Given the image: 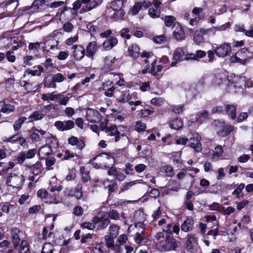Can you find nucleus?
Wrapping results in <instances>:
<instances>
[{
    "label": "nucleus",
    "instance_id": "obj_50",
    "mask_svg": "<svg viewBox=\"0 0 253 253\" xmlns=\"http://www.w3.org/2000/svg\"><path fill=\"white\" fill-rule=\"evenodd\" d=\"M189 138L183 136H181L180 137H177L175 138V143L177 145H185L186 144L187 141L189 140Z\"/></svg>",
    "mask_w": 253,
    "mask_h": 253
},
{
    "label": "nucleus",
    "instance_id": "obj_15",
    "mask_svg": "<svg viewBox=\"0 0 253 253\" xmlns=\"http://www.w3.org/2000/svg\"><path fill=\"white\" fill-rule=\"evenodd\" d=\"M68 143L72 146H76V148L81 151L83 150L85 145L83 139L74 136H72L68 139Z\"/></svg>",
    "mask_w": 253,
    "mask_h": 253
},
{
    "label": "nucleus",
    "instance_id": "obj_56",
    "mask_svg": "<svg viewBox=\"0 0 253 253\" xmlns=\"http://www.w3.org/2000/svg\"><path fill=\"white\" fill-rule=\"evenodd\" d=\"M78 39L79 37L78 35L75 36L73 37H70L65 41V43L67 45H72V46L73 45H75L74 43L78 41Z\"/></svg>",
    "mask_w": 253,
    "mask_h": 253
},
{
    "label": "nucleus",
    "instance_id": "obj_14",
    "mask_svg": "<svg viewBox=\"0 0 253 253\" xmlns=\"http://www.w3.org/2000/svg\"><path fill=\"white\" fill-rule=\"evenodd\" d=\"M173 58L175 61H181L190 59V56L187 54L186 50L184 48H178L174 52Z\"/></svg>",
    "mask_w": 253,
    "mask_h": 253
},
{
    "label": "nucleus",
    "instance_id": "obj_47",
    "mask_svg": "<svg viewBox=\"0 0 253 253\" xmlns=\"http://www.w3.org/2000/svg\"><path fill=\"white\" fill-rule=\"evenodd\" d=\"M108 218H109L111 219L117 220L120 218V214L117 211L111 210L108 212Z\"/></svg>",
    "mask_w": 253,
    "mask_h": 253
},
{
    "label": "nucleus",
    "instance_id": "obj_6",
    "mask_svg": "<svg viewBox=\"0 0 253 253\" xmlns=\"http://www.w3.org/2000/svg\"><path fill=\"white\" fill-rule=\"evenodd\" d=\"M189 140L190 142V146L196 152H200L202 150V146L200 143V138L197 133H190L188 134Z\"/></svg>",
    "mask_w": 253,
    "mask_h": 253
},
{
    "label": "nucleus",
    "instance_id": "obj_18",
    "mask_svg": "<svg viewBox=\"0 0 253 253\" xmlns=\"http://www.w3.org/2000/svg\"><path fill=\"white\" fill-rule=\"evenodd\" d=\"M85 55L91 59H93L94 56L98 51L97 42L95 41L91 42L86 45Z\"/></svg>",
    "mask_w": 253,
    "mask_h": 253
},
{
    "label": "nucleus",
    "instance_id": "obj_22",
    "mask_svg": "<svg viewBox=\"0 0 253 253\" xmlns=\"http://www.w3.org/2000/svg\"><path fill=\"white\" fill-rule=\"evenodd\" d=\"M118 43V40L116 37H111L106 40L102 44L103 48L105 50H110Z\"/></svg>",
    "mask_w": 253,
    "mask_h": 253
},
{
    "label": "nucleus",
    "instance_id": "obj_2",
    "mask_svg": "<svg viewBox=\"0 0 253 253\" xmlns=\"http://www.w3.org/2000/svg\"><path fill=\"white\" fill-rule=\"evenodd\" d=\"M25 177L20 173H11L7 178L6 184L13 188H18L24 183Z\"/></svg>",
    "mask_w": 253,
    "mask_h": 253
},
{
    "label": "nucleus",
    "instance_id": "obj_9",
    "mask_svg": "<svg viewBox=\"0 0 253 253\" xmlns=\"http://www.w3.org/2000/svg\"><path fill=\"white\" fill-rule=\"evenodd\" d=\"M32 131L31 138L34 142L40 141L44 138H46L47 139L49 138V136H47L46 132L43 130L38 129L34 127L32 128Z\"/></svg>",
    "mask_w": 253,
    "mask_h": 253
},
{
    "label": "nucleus",
    "instance_id": "obj_3",
    "mask_svg": "<svg viewBox=\"0 0 253 253\" xmlns=\"http://www.w3.org/2000/svg\"><path fill=\"white\" fill-rule=\"evenodd\" d=\"M37 196L41 199L48 200L50 204H58L61 202L62 199L58 195L55 194L48 193L44 189H41L37 192Z\"/></svg>",
    "mask_w": 253,
    "mask_h": 253
},
{
    "label": "nucleus",
    "instance_id": "obj_62",
    "mask_svg": "<svg viewBox=\"0 0 253 253\" xmlns=\"http://www.w3.org/2000/svg\"><path fill=\"white\" fill-rule=\"evenodd\" d=\"M142 7L141 2H138L135 3L134 5L132 8V12L133 14H137Z\"/></svg>",
    "mask_w": 253,
    "mask_h": 253
},
{
    "label": "nucleus",
    "instance_id": "obj_34",
    "mask_svg": "<svg viewBox=\"0 0 253 253\" xmlns=\"http://www.w3.org/2000/svg\"><path fill=\"white\" fill-rule=\"evenodd\" d=\"M124 2L125 0H115L111 3L110 6L115 11L121 10Z\"/></svg>",
    "mask_w": 253,
    "mask_h": 253
},
{
    "label": "nucleus",
    "instance_id": "obj_48",
    "mask_svg": "<svg viewBox=\"0 0 253 253\" xmlns=\"http://www.w3.org/2000/svg\"><path fill=\"white\" fill-rule=\"evenodd\" d=\"M82 186L81 184H78L75 189L74 192V196L76 197L77 199H80L83 197V192L82 191Z\"/></svg>",
    "mask_w": 253,
    "mask_h": 253
},
{
    "label": "nucleus",
    "instance_id": "obj_40",
    "mask_svg": "<svg viewBox=\"0 0 253 253\" xmlns=\"http://www.w3.org/2000/svg\"><path fill=\"white\" fill-rule=\"evenodd\" d=\"M119 229L120 227L118 225L114 224H111L109 227V231H110L109 235L116 237L119 234Z\"/></svg>",
    "mask_w": 253,
    "mask_h": 253
},
{
    "label": "nucleus",
    "instance_id": "obj_17",
    "mask_svg": "<svg viewBox=\"0 0 253 253\" xmlns=\"http://www.w3.org/2000/svg\"><path fill=\"white\" fill-rule=\"evenodd\" d=\"M106 133L108 136H114L115 141L118 142L120 140L121 136L124 137V134H121L120 131L118 130L117 126L116 125H111L108 126L106 129Z\"/></svg>",
    "mask_w": 253,
    "mask_h": 253
},
{
    "label": "nucleus",
    "instance_id": "obj_31",
    "mask_svg": "<svg viewBox=\"0 0 253 253\" xmlns=\"http://www.w3.org/2000/svg\"><path fill=\"white\" fill-rule=\"evenodd\" d=\"M237 105L228 104L226 106V111L228 114L230 115L232 120H234L236 117V111Z\"/></svg>",
    "mask_w": 253,
    "mask_h": 253
},
{
    "label": "nucleus",
    "instance_id": "obj_61",
    "mask_svg": "<svg viewBox=\"0 0 253 253\" xmlns=\"http://www.w3.org/2000/svg\"><path fill=\"white\" fill-rule=\"evenodd\" d=\"M52 79L55 83H61L65 80V78L61 73H57L54 75Z\"/></svg>",
    "mask_w": 253,
    "mask_h": 253
},
{
    "label": "nucleus",
    "instance_id": "obj_37",
    "mask_svg": "<svg viewBox=\"0 0 253 253\" xmlns=\"http://www.w3.org/2000/svg\"><path fill=\"white\" fill-rule=\"evenodd\" d=\"M148 13L150 16L153 18H158L160 16V8H150L148 10Z\"/></svg>",
    "mask_w": 253,
    "mask_h": 253
},
{
    "label": "nucleus",
    "instance_id": "obj_41",
    "mask_svg": "<svg viewBox=\"0 0 253 253\" xmlns=\"http://www.w3.org/2000/svg\"><path fill=\"white\" fill-rule=\"evenodd\" d=\"M206 55V52L203 50H199L196 51V54H190L191 59L198 60L199 58H203Z\"/></svg>",
    "mask_w": 253,
    "mask_h": 253
},
{
    "label": "nucleus",
    "instance_id": "obj_26",
    "mask_svg": "<svg viewBox=\"0 0 253 253\" xmlns=\"http://www.w3.org/2000/svg\"><path fill=\"white\" fill-rule=\"evenodd\" d=\"M202 34L204 35H214L216 32L218 31H221L222 27H214L213 26L209 29H204L203 28L200 29Z\"/></svg>",
    "mask_w": 253,
    "mask_h": 253
},
{
    "label": "nucleus",
    "instance_id": "obj_51",
    "mask_svg": "<svg viewBox=\"0 0 253 253\" xmlns=\"http://www.w3.org/2000/svg\"><path fill=\"white\" fill-rule=\"evenodd\" d=\"M55 163V159L52 157H48L46 158L45 164L48 170L52 169L53 168L51 167L54 165Z\"/></svg>",
    "mask_w": 253,
    "mask_h": 253
},
{
    "label": "nucleus",
    "instance_id": "obj_43",
    "mask_svg": "<svg viewBox=\"0 0 253 253\" xmlns=\"http://www.w3.org/2000/svg\"><path fill=\"white\" fill-rule=\"evenodd\" d=\"M57 93H55V92H53L52 93H47L43 94L42 95V99L43 100H51L54 101L56 99Z\"/></svg>",
    "mask_w": 253,
    "mask_h": 253
},
{
    "label": "nucleus",
    "instance_id": "obj_59",
    "mask_svg": "<svg viewBox=\"0 0 253 253\" xmlns=\"http://www.w3.org/2000/svg\"><path fill=\"white\" fill-rule=\"evenodd\" d=\"M127 240V237L126 234H122L120 235L117 239V246H120L125 243Z\"/></svg>",
    "mask_w": 253,
    "mask_h": 253
},
{
    "label": "nucleus",
    "instance_id": "obj_63",
    "mask_svg": "<svg viewBox=\"0 0 253 253\" xmlns=\"http://www.w3.org/2000/svg\"><path fill=\"white\" fill-rule=\"evenodd\" d=\"M38 68V70H30L28 71V73L31 74L32 76H40L41 73L43 71V68L41 66H39Z\"/></svg>",
    "mask_w": 253,
    "mask_h": 253
},
{
    "label": "nucleus",
    "instance_id": "obj_36",
    "mask_svg": "<svg viewBox=\"0 0 253 253\" xmlns=\"http://www.w3.org/2000/svg\"><path fill=\"white\" fill-rule=\"evenodd\" d=\"M203 36V35L202 34L200 29H199L198 30H196V31L195 32L193 39L197 43L200 44L204 42V39Z\"/></svg>",
    "mask_w": 253,
    "mask_h": 253
},
{
    "label": "nucleus",
    "instance_id": "obj_11",
    "mask_svg": "<svg viewBox=\"0 0 253 253\" xmlns=\"http://www.w3.org/2000/svg\"><path fill=\"white\" fill-rule=\"evenodd\" d=\"M102 118V116L99 112L94 109H89L86 113V119L89 122L93 123H99Z\"/></svg>",
    "mask_w": 253,
    "mask_h": 253
},
{
    "label": "nucleus",
    "instance_id": "obj_39",
    "mask_svg": "<svg viewBox=\"0 0 253 253\" xmlns=\"http://www.w3.org/2000/svg\"><path fill=\"white\" fill-rule=\"evenodd\" d=\"M43 114L41 112L36 111L30 115L28 119L30 121L32 122L41 120L43 118Z\"/></svg>",
    "mask_w": 253,
    "mask_h": 253
},
{
    "label": "nucleus",
    "instance_id": "obj_28",
    "mask_svg": "<svg viewBox=\"0 0 253 253\" xmlns=\"http://www.w3.org/2000/svg\"><path fill=\"white\" fill-rule=\"evenodd\" d=\"M15 110V107L10 104H6L4 102H0V112L3 113L8 114L13 112Z\"/></svg>",
    "mask_w": 253,
    "mask_h": 253
},
{
    "label": "nucleus",
    "instance_id": "obj_10",
    "mask_svg": "<svg viewBox=\"0 0 253 253\" xmlns=\"http://www.w3.org/2000/svg\"><path fill=\"white\" fill-rule=\"evenodd\" d=\"M54 126L58 130L64 131L73 128L75 126V123L72 120L58 121L55 122Z\"/></svg>",
    "mask_w": 253,
    "mask_h": 253
},
{
    "label": "nucleus",
    "instance_id": "obj_19",
    "mask_svg": "<svg viewBox=\"0 0 253 253\" xmlns=\"http://www.w3.org/2000/svg\"><path fill=\"white\" fill-rule=\"evenodd\" d=\"M172 27L174 37L178 41L183 40L185 39V33L181 26L178 23H175Z\"/></svg>",
    "mask_w": 253,
    "mask_h": 253
},
{
    "label": "nucleus",
    "instance_id": "obj_24",
    "mask_svg": "<svg viewBox=\"0 0 253 253\" xmlns=\"http://www.w3.org/2000/svg\"><path fill=\"white\" fill-rule=\"evenodd\" d=\"M112 82H107L102 84V89L105 91L104 94L108 97H112L114 94L115 87Z\"/></svg>",
    "mask_w": 253,
    "mask_h": 253
},
{
    "label": "nucleus",
    "instance_id": "obj_25",
    "mask_svg": "<svg viewBox=\"0 0 253 253\" xmlns=\"http://www.w3.org/2000/svg\"><path fill=\"white\" fill-rule=\"evenodd\" d=\"M52 152L50 146L45 145L42 146L39 149L38 154L40 158L44 159L45 157L49 155Z\"/></svg>",
    "mask_w": 253,
    "mask_h": 253
},
{
    "label": "nucleus",
    "instance_id": "obj_46",
    "mask_svg": "<svg viewBox=\"0 0 253 253\" xmlns=\"http://www.w3.org/2000/svg\"><path fill=\"white\" fill-rule=\"evenodd\" d=\"M56 99L59 100V104L60 105H66L69 100V97L65 96L61 93H57Z\"/></svg>",
    "mask_w": 253,
    "mask_h": 253
},
{
    "label": "nucleus",
    "instance_id": "obj_13",
    "mask_svg": "<svg viewBox=\"0 0 253 253\" xmlns=\"http://www.w3.org/2000/svg\"><path fill=\"white\" fill-rule=\"evenodd\" d=\"M59 42L52 37H47L44 42L43 48L45 50L49 51L50 50L55 49L59 50L58 45Z\"/></svg>",
    "mask_w": 253,
    "mask_h": 253
},
{
    "label": "nucleus",
    "instance_id": "obj_4",
    "mask_svg": "<svg viewBox=\"0 0 253 253\" xmlns=\"http://www.w3.org/2000/svg\"><path fill=\"white\" fill-rule=\"evenodd\" d=\"M248 53L249 51L247 49L242 48L231 57V62L232 63L238 62L242 65H245L249 61Z\"/></svg>",
    "mask_w": 253,
    "mask_h": 253
},
{
    "label": "nucleus",
    "instance_id": "obj_38",
    "mask_svg": "<svg viewBox=\"0 0 253 253\" xmlns=\"http://www.w3.org/2000/svg\"><path fill=\"white\" fill-rule=\"evenodd\" d=\"M27 120L25 117H22L16 121L13 124V128L15 131H18L21 127L23 123Z\"/></svg>",
    "mask_w": 253,
    "mask_h": 253
},
{
    "label": "nucleus",
    "instance_id": "obj_60",
    "mask_svg": "<svg viewBox=\"0 0 253 253\" xmlns=\"http://www.w3.org/2000/svg\"><path fill=\"white\" fill-rule=\"evenodd\" d=\"M135 184L134 181H131L129 182H126L124 183L121 187V191L120 192H124L128 189H129L130 187L133 186Z\"/></svg>",
    "mask_w": 253,
    "mask_h": 253
},
{
    "label": "nucleus",
    "instance_id": "obj_20",
    "mask_svg": "<svg viewBox=\"0 0 253 253\" xmlns=\"http://www.w3.org/2000/svg\"><path fill=\"white\" fill-rule=\"evenodd\" d=\"M197 246L198 243L194 236L189 235L186 243L187 250L189 252L194 253L196 250Z\"/></svg>",
    "mask_w": 253,
    "mask_h": 253
},
{
    "label": "nucleus",
    "instance_id": "obj_64",
    "mask_svg": "<svg viewBox=\"0 0 253 253\" xmlns=\"http://www.w3.org/2000/svg\"><path fill=\"white\" fill-rule=\"evenodd\" d=\"M155 42L158 44L164 43L166 41V38L164 35L156 36L153 38Z\"/></svg>",
    "mask_w": 253,
    "mask_h": 253
},
{
    "label": "nucleus",
    "instance_id": "obj_52",
    "mask_svg": "<svg viewBox=\"0 0 253 253\" xmlns=\"http://www.w3.org/2000/svg\"><path fill=\"white\" fill-rule=\"evenodd\" d=\"M208 118V112L207 111H204L201 113L198 117L196 118V122H198L200 123H202L203 122L205 121Z\"/></svg>",
    "mask_w": 253,
    "mask_h": 253
},
{
    "label": "nucleus",
    "instance_id": "obj_7",
    "mask_svg": "<svg viewBox=\"0 0 253 253\" xmlns=\"http://www.w3.org/2000/svg\"><path fill=\"white\" fill-rule=\"evenodd\" d=\"M214 50L218 57H224L230 54L231 48L229 44L224 43L217 46Z\"/></svg>",
    "mask_w": 253,
    "mask_h": 253
},
{
    "label": "nucleus",
    "instance_id": "obj_12",
    "mask_svg": "<svg viewBox=\"0 0 253 253\" xmlns=\"http://www.w3.org/2000/svg\"><path fill=\"white\" fill-rule=\"evenodd\" d=\"M92 222L97 225V230L104 229L110 224V220L109 218L105 216L99 217L95 216L92 218Z\"/></svg>",
    "mask_w": 253,
    "mask_h": 253
},
{
    "label": "nucleus",
    "instance_id": "obj_45",
    "mask_svg": "<svg viewBox=\"0 0 253 253\" xmlns=\"http://www.w3.org/2000/svg\"><path fill=\"white\" fill-rule=\"evenodd\" d=\"M81 172L82 174V181L84 182H87L89 178V172L86 170L85 167H82L80 168Z\"/></svg>",
    "mask_w": 253,
    "mask_h": 253
},
{
    "label": "nucleus",
    "instance_id": "obj_32",
    "mask_svg": "<svg viewBox=\"0 0 253 253\" xmlns=\"http://www.w3.org/2000/svg\"><path fill=\"white\" fill-rule=\"evenodd\" d=\"M114 237L113 236L109 235H106L104 237L106 247L111 250H115Z\"/></svg>",
    "mask_w": 253,
    "mask_h": 253
},
{
    "label": "nucleus",
    "instance_id": "obj_23",
    "mask_svg": "<svg viewBox=\"0 0 253 253\" xmlns=\"http://www.w3.org/2000/svg\"><path fill=\"white\" fill-rule=\"evenodd\" d=\"M194 221L192 218H187L181 225L182 231L187 232L193 230Z\"/></svg>",
    "mask_w": 253,
    "mask_h": 253
},
{
    "label": "nucleus",
    "instance_id": "obj_16",
    "mask_svg": "<svg viewBox=\"0 0 253 253\" xmlns=\"http://www.w3.org/2000/svg\"><path fill=\"white\" fill-rule=\"evenodd\" d=\"M22 233V231L17 227H14L10 229V234L13 246H16L21 242L20 235Z\"/></svg>",
    "mask_w": 253,
    "mask_h": 253
},
{
    "label": "nucleus",
    "instance_id": "obj_58",
    "mask_svg": "<svg viewBox=\"0 0 253 253\" xmlns=\"http://www.w3.org/2000/svg\"><path fill=\"white\" fill-rule=\"evenodd\" d=\"M64 157L63 159L64 160H67L69 159L73 158L75 157H77L78 155L76 153H72L70 151L68 150H66L64 151V154H63Z\"/></svg>",
    "mask_w": 253,
    "mask_h": 253
},
{
    "label": "nucleus",
    "instance_id": "obj_27",
    "mask_svg": "<svg viewBox=\"0 0 253 253\" xmlns=\"http://www.w3.org/2000/svg\"><path fill=\"white\" fill-rule=\"evenodd\" d=\"M128 52L130 56L133 58H137L140 54V48L136 44H132L128 47Z\"/></svg>",
    "mask_w": 253,
    "mask_h": 253
},
{
    "label": "nucleus",
    "instance_id": "obj_29",
    "mask_svg": "<svg viewBox=\"0 0 253 253\" xmlns=\"http://www.w3.org/2000/svg\"><path fill=\"white\" fill-rule=\"evenodd\" d=\"M28 167L34 175H38L42 171V164L40 161H38L35 164Z\"/></svg>",
    "mask_w": 253,
    "mask_h": 253
},
{
    "label": "nucleus",
    "instance_id": "obj_21",
    "mask_svg": "<svg viewBox=\"0 0 253 253\" xmlns=\"http://www.w3.org/2000/svg\"><path fill=\"white\" fill-rule=\"evenodd\" d=\"M13 247L17 249L19 253H31L29 243L26 240H22L16 246Z\"/></svg>",
    "mask_w": 253,
    "mask_h": 253
},
{
    "label": "nucleus",
    "instance_id": "obj_33",
    "mask_svg": "<svg viewBox=\"0 0 253 253\" xmlns=\"http://www.w3.org/2000/svg\"><path fill=\"white\" fill-rule=\"evenodd\" d=\"M161 172L166 173L167 176L171 177L174 175L173 168L170 165H166L160 168Z\"/></svg>",
    "mask_w": 253,
    "mask_h": 253
},
{
    "label": "nucleus",
    "instance_id": "obj_5",
    "mask_svg": "<svg viewBox=\"0 0 253 253\" xmlns=\"http://www.w3.org/2000/svg\"><path fill=\"white\" fill-rule=\"evenodd\" d=\"M83 6L80 13L87 12L99 6L102 3L101 0H82Z\"/></svg>",
    "mask_w": 253,
    "mask_h": 253
},
{
    "label": "nucleus",
    "instance_id": "obj_57",
    "mask_svg": "<svg viewBox=\"0 0 253 253\" xmlns=\"http://www.w3.org/2000/svg\"><path fill=\"white\" fill-rule=\"evenodd\" d=\"M154 110L150 108L148 109H141L140 111V115L142 117H147L153 114Z\"/></svg>",
    "mask_w": 253,
    "mask_h": 253
},
{
    "label": "nucleus",
    "instance_id": "obj_53",
    "mask_svg": "<svg viewBox=\"0 0 253 253\" xmlns=\"http://www.w3.org/2000/svg\"><path fill=\"white\" fill-rule=\"evenodd\" d=\"M146 128L145 124L141 121H138L136 123L135 129L138 132L144 131Z\"/></svg>",
    "mask_w": 253,
    "mask_h": 253
},
{
    "label": "nucleus",
    "instance_id": "obj_35",
    "mask_svg": "<svg viewBox=\"0 0 253 253\" xmlns=\"http://www.w3.org/2000/svg\"><path fill=\"white\" fill-rule=\"evenodd\" d=\"M183 126V122L181 119L176 118L170 122V126L172 128L178 129Z\"/></svg>",
    "mask_w": 253,
    "mask_h": 253
},
{
    "label": "nucleus",
    "instance_id": "obj_30",
    "mask_svg": "<svg viewBox=\"0 0 253 253\" xmlns=\"http://www.w3.org/2000/svg\"><path fill=\"white\" fill-rule=\"evenodd\" d=\"M223 150L221 145H218L215 146L212 159L214 160H218L223 156Z\"/></svg>",
    "mask_w": 253,
    "mask_h": 253
},
{
    "label": "nucleus",
    "instance_id": "obj_8",
    "mask_svg": "<svg viewBox=\"0 0 253 253\" xmlns=\"http://www.w3.org/2000/svg\"><path fill=\"white\" fill-rule=\"evenodd\" d=\"M71 49L73 56L76 60H81L85 55V49L81 44L73 45Z\"/></svg>",
    "mask_w": 253,
    "mask_h": 253
},
{
    "label": "nucleus",
    "instance_id": "obj_55",
    "mask_svg": "<svg viewBox=\"0 0 253 253\" xmlns=\"http://www.w3.org/2000/svg\"><path fill=\"white\" fill-rule=\"evenodd\" d=\"M115 60V58H113L111 56H106L104 58V62L105 66H106L107 69H110L112 65V63Z\"/></svg>",
    "mask_w": 253,
    "mask_h": 253
},
{
    "label": "nucleus",
    "instance_id": "obj_44",
    "mask_svg": "<svg viewBox=\"0 0 253 253\" xmlns=\"http://www.w3.org/2000/svg\"><path fill=\"white\" fill-rule=\"evenodd\" d=\"M54 247L50 243H45L42 247L41 253H53Z\"/></svg>",
    "mask_w": 253,
    "mask_h": 253
},
{
    "label": "nucleus",
    "instance_id": "obj_54",
    "mask_svg": "<svg viewBox=\"0 0 253 253\" xmlns=\"http://www.w3.org/2000/svg\"><path fill=\"white\" fill-rule=\"evenodd\" d=\"M82 85L80 83L76 84L73 87L71 88V93L70 96H72L74 94H79L82 91L81 89Z\"/></svg>",
    "mask_w": 253,
    "mask_h": 253
},
{
    "label": "nucleus",
    "instance_id": "obj_49",
    "mask_svg": "<svg viewBox=\"0 0 253 253\" xmlns=\"http://www.w3.org/2000/svg\"><path fill=\"white\" fill-rule=\"evenodd\" d=\"M164 20L165 25L167 27H169L172 25L175 21V18L171 15L165 16Z\"/></svg>",
    "mask_w": 253,
    "mask_h": 253
},
{
    "label": "nucleus",
    "instance_id": "obj_1",
    "mask_svg": "<svg viewBox=\"0 0 253 253\" xmlns=\"http://www.w3.org/2000/svg\"><path fill=\"white\" fill-rule=\"evenodd\" d=\"M157 248L162 252L174 250L178 246V242L172 236L166 235L164 240L157 242Z\"/></svg>",
    "mask_w": 253,
    "mask_h": 253
},
{
    "label": "nucleus",
    "instance_id": "obj_42",
    "mask_svg": "<svg viewBox=\"0 0 253 253\" xmlns=\"http://www.w3.org/2000/svg\"><path fill=\"white\" fill-rule=\"evenodd\" d=\"M245 187V184L243 183H241L237 188L234 190L232 192V195H235L237 198H239L241 197H243L244 194L242 193V191L243 189Z\"/></svg>",
    "mask_w": 253,
    "mask_h": 253
}]
</instances>
